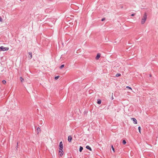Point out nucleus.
<instances>
[{
    "mask_svg": "<svg viewBox=\"0 0 158 158\" xmlns=\"http://www.w3.org/2000/svg\"><path fill=\"white\" fill-rule=\"evenodd\" d=\"M63 149H61V148H59V155L60 156H61L63 154Z\"/></svg>",
    "mask_w": 158,
    "mask_h": 158,
    "instance_id": "7ed1b4c3",
    "label": "nucleus"
},
{
    "mask_svg": "<svg viewBox=\"0 0 158 158\" xmlns=\"http://www.w3.org/2000/svg\"><path fill=\"white\" fill-rule=\"evenodd\" d=\"M59 148L63 149V145L62 141H61L59 143Z\"/></svg>",
    "mask_w": 158,
    "mask_h": 158,
    "instance_id": "39448f33",
    "label": "nucleus"
},
{
    "mask_svg": "<svg viewBox=\"0 0 158 158\" xmlns=\"http://www.w3.org/2000/svg\"><path fill=\"white\" fill-rule=\"evenodd\" d=\"M101 103V100L100 99H98V101H97V103L99 104H100Z\"/></svg>",
    "mask_w": 158,
    "mask_h": 158,
    "instance_id": "9d476101",
    "label": "nucleus"
},
{
    "mask_svg": "<svg viewBox=\"0 0 158 158\" xmlns=\"http://www.w3.org/2000/svg\"><path fill=\"white\" fill-rule=\"evenodd\" d=\"M86 149L89 150L90 151H92L91 148L89 146H88V145L86 146Z\"/></svg>",
    "mask_w": 158,
    "mask_h": 158,
    "instance_id": "6e6552de",
    "label": "nucleus"
},
{
    "mask_svg": "<svg viewBox=\"0 0 158 158\" xmlns=\"http://www.w3.org/2000/svg\"><path fill=\"white\" fill-rule=\"evenodd\" d=\"M18 142H17V145H16V147H17V148H18Z\"/></svg>",
    "mask_w": 158,
    "mask_h": 158,
    "instance_id": "b1692460",
    "label": "nucleus"
},
{
    "mask_svg": "<svg viewBox=\"0 0 158 158\" xmlns=\"http://www.w3.org/2000/svg\"><path fill=\"white\" fill-rule=\"evenodd\" d=\"M28 53L30 55V56H28V57L29 59H31L32 58V53L31 52H29Z\"/></svg>",
    "mask_w": 158,
    "mask_h": 158,
    "instance_id": "1a4fd4ad",
    "label": "nucleus"
},
{
    "mask_svg": "<svg viewBox=\"0 0 158 158\" xmlns=\"http://www.w3.org/2000/svg\"><path fill=\"white\" fill-rule=\"evenodd\" d=\"M120 76H121V74L120 73H119L117 74L116 75V76L117 77H118Z\"/></svg>",
    "mask_w": 158,
    "mask_h": 158,
    "instance_id": "dca6fc26",
    "label": "nucleus"
},
{
    "mask_svg": "<svg viewBox=\"0 0 158 158\" xmlns=\"http://www.w3.org/2000/svg\"><path fill=\"white\" fill-rule=\"evenodd\" d=\"M126 88H128V89H131V88L130 87H129V86H127V87H126Z\"/></svg>",
    "mask_w": 158,
    "mask_h": 158,
    "instance_id": "4be33fe9",
    "label": "nucleus"
},
{
    "mask_svg": "<svg viewBox=\"0 0 158 158\" xmlns=\"http://www.w3.org/2000/svg\"><path fill=\"white\" fill-rule=\"evenodd\" d=\"M147 14L146 13H145L143 15V18L141 19V23L143 24L145 23L147 19Z\"/></svg>",
    "mask_w": 158,
    "mask_h": 158,
    "instance_id": "f257e3e1",
    "label": "nucleus"
},
{
    "mask_svg": "<svg viewBox=\"0 0 158 158\" xmlns=\"http://www.w3.org/2000/svg\"><path fill=\"white\" fill-rule=\"evenodd\" d=\"M2 82L3 84H5L6 83V81L5 80H3Z\"/></svg>",
    "mask_w": 158,
    "mask_h": 158,
    "instance_id": "aec40b11",
    "label": "nucleus"
},
{
    "mask_svg": "<svg viewBox=\"0 0 158 158\" xmlns=\"http://www.w3.org/2000/svg\"><path fill=\"white\" fill-rule=\"evenodd\" d=\"M83 149V148L81 146H80L79 148V151L81 152L82 151V150Z\"/></svg>",
    "mask_w": 158,
    "mask_h": 158,
    "instance_id": "9b49d317",
    "label": "nucleus"
},
{
    "mask_svg": "<svg viewBox=\"0 0 158 158\" xmlns=\"http://www.w3.org/2000/svg\"><path fill=\"white\" fill-rule=\"evenodd\" d=\"M60 77L59 76H57L55 77V79L56 80H57Z\"/></svg>",
    "mask_w": 158,
    "mask_h": 158,
    "instance_id": "ddd939ff",
    "label": "nucleus"
},
{
    "mask_svg": "<svg viewBox=\"0 0 158 158\" xmlns=\"http://www.w3.org/2000/svg\"><path fill=\"white\" fill-rule=\"evenodd\" d=\"M126 143V141L125 140H123V144H125Z\"/></svg>",
    "mask_w": 158,
    "mask_h": 158,
    "instance_id": "2eb2a0df",
    "label": "nucleus"
},
{
    "mask_svg": "<svg viewBox=\"0 0 158 158\" xmlns=\"http://www.w3.org/2000/svg\"><path fill=\"white\" fill-rule=\"evenodd\" d=\"M2 18L0 17V22H2Z\"/></svg>",
    "mask_w": 158,
    "mask_h": 158,
    "instance_id": "412c9836",
    "label": "nucleus"
},
{
    "mask_svg": "<svg viewBox=\"0 0 158 158\" xmlns=\"http://www.w3.org/2000/svg\"><path fill=\"white\" fill-rule=\"evenodd\" d=\"M131 120L133 121V123L135 124H137V121L136 119L134 118H131Z\"/></svg>",
    "mask_w": 158,
    "mask_h": 158,
    "instance_id": "423d86ee",
    "label": "nucleus"
},
{
    "mask_svg": "<svg viewBox=\"0 0 158 158\" xmlns=\"http://www.w3.org/2000/svg\"><path fill=\"white\" fill-rule=\"evenodd\" d=\"M72 139V136L71 135H69L68 137V141L69 142H70L71 141Z\"/></svg>",
    "mask_w": 158,
    "mask_h": 158,
    "instance_id": "0eeeda50",
    "label": "nucleus"
},
{
    "mask_svg": "<svg viewBox=\"0 0 158 158\" xmlns=\"http://www.w3.org/2000/svg\"><path fill=\"white\" fill-rule=\"evenodd\" d=\"M64 64H62V65H61V66L60 67V68L61 69L62 68H63L64 66Z\"/></svg>",
    "mask_w": 158,
    "mask_h": 158,
    "instance_id": "6ab92c4d",
    "label": "nucleus"
},
{
    "mask_svg": "<svg viewBox=\"0 0 158 158\" xmlns=\"http://www.w3.org/2000/svg\"><path fill=\"white\" fill-rule=\"evenodd\" d=\"M9 50L8 47H4L3 46H1L0 47V51H7Z\"/></svg>",
    "mask_w": 158,
    "mask_h": 158,
    "instance_id": "f03ea898",
    "label": "nucleus"
},
{
    "mask_svg": "<svg viewBox=\"0 0 158 158\" xmlns=\"http://www.w3.org/2000/svg\"><path fill=\"white\" fill-rule=\"evenodd\" d=\"M105 20V18H102V19L101 20H102V21H104Z\"/></svg>",
    "mask_w": 158,
    "mask_h": 158,
    "instance_id": "5701e85b",
    "label": "nucleus"
},
{
    "mask_svg": "<svg viewBox=\"0 0 158 158\" xmlns=\"http://www.w3.org/2000/svg\"><path fill=\"white\" fill-rule=\"evenodd\" d=\"M101 56V54L100 53H98L97 56L95 57V59L97 60H98L99 59Z\"/></svg>",
    "mask_w": 158,
    "mask_h": 158,
    "instance_id": "20e7f679",
    "label": "nucleus"
},
{
    "mask_svg": "<svg viewBox=\"0 0 158 158\" xmlns=\"http://www.w3.org/2000/svg\"><path fill=\"white\" fill-rule=\"evenodd\" d=\"M141 129V128L140 127V126L139 127H138V130H139V132L140 133H141V132H140Z\"/></svg>",
    "mask_w": 158,
    "mask_h": 158,
    "instance_id": "f3484780",
    "label": "nucleus"
},
{
    "mask_svg": "<svg viewBox=\"0 0 158 158\" xmlns=\"http://www.w3.org/2000/svg\"><path fill=\"white\" fill-rule=\"evenodd\" d=\"M135 15V14H132L131 15V16H134Z\"/></svg>",
    "mask_w": 158,
    "mask_h": 158,
    "instance_id": "393cba45",
    "label": "nucleus"
},
{
    "mask_svg": "<svg viewBox=\"0 0 158 158\" xmlns=\"http://www.w3.org/2000/svg\"><path fill=\"white\" fill-rule=\"evenodd\" d=\"M37 131L38 132L37 133H39V131H40V128L39 127H38L36 129Z\"/></svg>",
    "mask_w": 158,
    "mask_h": 158,
    "instance_id": "f8f14e48",
    "label": "nucleus"
},
{
    "mask_svg": "<svg viewBox=\"0 0 158 158\" xmlns=\"http://www.w3.org/2000/svg\"><path fill=\"white\" fill-rule=\"evenodd\" d=\"M111 148H112V149L113 151V152H115V151H114V148L113 146L112 145H111Z\"/></svg>",
    "mask_w": 158,
    "mask_h": 158,
    "instance_id": "a211bd4d",
    "label": "nucleus"
},
{
    "mask_svg": "<svg viewBox=\"0 0 158 158\" xmlns=\"http://www.w3.org/2000/svg\"><path fill=\"white\" fill-rule=\"evenodd\" d=\"M20 80L21 82H23L24 81V79L22 77H20Z\"/></svg>",
    "mask_w": 158,
    "mask_h": 158,
    "instance_id": "4468645a",
    "label": "nucleus"
},
{
    "mask_svg": "<svg viewBox=\"0 0 158 158\" xmlns=\"http://www.w3.org/2000/svg\"><path fill=\"white\" fill-rule=\"evenodd\" d=\"M112 99H113V96H112Z\"/></svg>",
    "mask_w": 158,
    "mask_h": 158,
    "instance_id": "a878e982",
    "label": "nucleus"
}]
</instances>
